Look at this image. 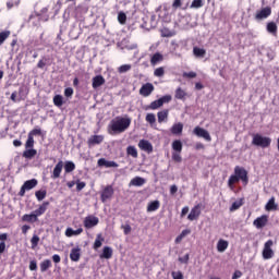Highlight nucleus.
I'll return each mask as SVG.
<instances>
[{"instance_id":"f257e3e1","label":"nucleus","mask_w":279,"mask_h":279,"mask_svg":"<svg viewBox=\"0 0 279 279\" xmlns=\"http://www.w3.org/2000/svg\"><path fill=\"white\" fill-rule=\"evenodd\" d=\"M240 182H242L243 186H247V184H250V175L244 167L235 166L233 173L228 180L230 191H234L236 189V184Z\"/></svg>"},{"instance_id":"f03ea898","label":"nucleus","mask_w":279,"mask_h":279,"mask_svg":"<svg viewBox=\"0 0 279 279\" xmlns=\"http://www.w3.org/2000/svg\"><path fill=\"white\" fill-rule=\"evenodd\" d=\"M132 125V119L129 117H116L108 125L109 134H123Z\"/></svg>"},{"instance_id":"7ed1b4c3","label":"nucleus","mask_w":279,"mask_h":279,"mask_svg":"<svg viewBox=\"0 0 279 279\" xmlns=\"http://www.w3.org/2000/svg\"><path fill=\"white\" fill-rule=\"evenodd\" d=\"M252 145L267 149V147H271V137L263 136L258 133L253 134Z\"/></svg>"},{"instance_id":"20e7f679","label":"nucleus","mask_w":279,"mask_h":279,"mask_svg":"<svg viewBox=\"0 0 279 279\" xmlns=\"http://www.w3.org/2000/svg\"><path fill=\"white\" fill-rule=\"evenodd\" d=\"M169 101H171V96L166 95L150 102V105L146 106L144 110H158V108H162V106H165V104H169Z\"/></svg>"},{"instance_id":"39448f33","label":"nucleus","mask_w":279,"mask_h":279,"mask_svg":"<svg viewBox=\"0 0 279 279\" xmlns=\"http://www.w3.org/2000/svg\"><path fill=\"white\" fill-rule=\"evenodd\" d=\"M34 136H43V131L40 129H33L27 136V140L25 142V147H34L35 141Z\"/></svg>"},{"instance_id":"423d86ee","label":"nucleus","mask_w":279,"mask_h":279,"mask_svg":"<svg viewBox=\"0 0 279 279\" xmlns=\"http://www.w3.org/2000/svg\"><path fill=\"white\" fill-rule=\"evenodd\" d=\"M112 195H114V187H112V185H107L101 191L100 199L102 203H106L108 199H112Z\"/></svg>"},{"instance_id":"0eeeda50","label":"nucleus","mask_w":279,"mask_h":279,"mask_svg":"<svg viewBox=\"0 0 279 279\" xmlns=\"http://www.w3.org/2000/svg\"><path fill=\"white\" fill-rule=\"evenodd\" d=\"M272 245H274L272 240H268L265 243L264 250H263V258H265V260H269V258H274V250H271Z\"/></svg>"},{"instance_id":"6e6552de","label":"nucleus","mask_w":279,"mask_h":279,"mask_svg":"<svg viewBox=\"0 0 279 279\" xmlns=\"http://www.w3.org/2000/svg\"><path fill=\"white\" fill-rule=\"evenodd\" d=\"M83 223L86 230H90V228H95V226L99 225V218H97V216H87L85 217Z\"/></svg>"},{"instance_id":"1a4fd4ad","label":"nucleus","mask_w":279,"mask_h":279,"mask_svg":"<svg viewBox=\"0 0 279 279\" xmlns=\"http://www.w3.org/2000/svg\"><path fill=\"white\" fill-rule=\"evenodd\" d=\"M193 133L195 134V136H198L199 138H204L208 143L213 141V137H210V133H208L206 129H202L201 126H196Z\"/></svg>"},{"instance_id":"9d476101","label":"nucleus","mask_w":279,"mask_h":279,"mask_svg":"<svg viewBox=\"0 0 279 279\" xmlns=\"http://www.w3.org/2000/svg\"><path fill=\"white\" fill-rule=\"evenodd\" d=\"M140 149L142 151H146V154H153L154 153V145L147 140H141L137 144Z\"/></svg>"},{"instance_id":"9b49d317","label":"nucleus","mask_w":279,"mask_h":279,"mask_svg":"<svg viewBox=\"0 0 279 279\" xmlns=\"http://www.w3.org/2000/svg\"><path fill=\"white\" fill-rule=\"evenodd\" d=\"M201 215H202V206L198 204L191 209V211L187 216V219H189V221H195V220L199 219Z\"/></svg>"},{"instance_id":"f8f14e48","label":"nucleus","mask_w":279,"mask_h":279,"mask_svg":"<svg viewBox=\"0 0 279 279\" xmlns=\"http://www.w3.org/2000/svg\"><path fill=\"white\" fill-rule=\"evenodd\" d=\"M62 169H64V161L59 160L52 170L51 179L58 180V178H60L62 174Z\"/></svg>"},{"instance_id":"ddd939ff","label":"nucleus","mask_w":279,"mask_h":279,"mask_svg":"<svg viewBox=\"0 0 279 279\" xmlns=\"http://www.w3.org/2000/svg\"><path fill=\"white\" fill-rule=\"evenodd\" d=\"M268 16H271V7H266L255 14L256 21H263V19H268Z\"/></svg>"},{"instance_id":"4468645a","label":"nucleus","mask_w":279,"mask_h":279,"mask_svg":"<svg viewBox=\"0 0 279 279\" xmlns=\"http://www.w3.org/2000/svg\"><path fill=\"white\" fill-rule=\"evenodd\" d=\"M153 93L154 84L151 83H146L142 85V87L140 88V95H142V97H149V95H151Z\"/></svg>"},{"instance_id":"2eb2a0df","label":"nucleus","mask_w":279,"mask_h":279,"mask_svg":"<svg viewBox=\"0 0 279 279\" xmlns=\"http://www.w3.org/2000/svg\"><path fill=\"white\" fill-rule=\"evenodd\" d=\"M267 221H269V218L267 215H263L253 221V226H255L257 230H260L267 226Z\"/></svg>"},{"instance_id":"dca6fc26","label":"nucleus","mask_w":279,"mask_h":279,"mask_svg":"<svg viewBox=\"0 0 279 279\" xmlns=\"http://www.w3.org/2000/svg\"><path fill=\"white\" fill-rule=\"evenodd\" d=\"M101 143H104V135H92L87 140V146L89 148L95 147V145H101Z\"/></svg>"},{"instance_id":"f3484780","label":"nucleus","mask_w":279,"mask_h":279,"mask_svg":"<svg viewBox=\"0 0 279 279\" xmlns=\"http://www.w3.org/2000/svg\"><path fill=\"white\" fill-rule=\"evenodd\" d=\"M38 155V150H36L34 147H25V150L23 151L22 156L26 160H33V158H36Z\"/></svg>"},{"instance_id":"a211bd4d","label":"nucleus","mask_w":279,"mask_h":279,"mask_svg":"<svg viewBox=\"0 0 279 279\" xmlns=\"http://www.w3.org/2000/svg\"><path fill=\"white\" fill-rule=\"evenodd\" d=\"M98 167H106V169H110V168H116L119 167V163H117L116 161H108L106 160V158H100L97 161Z\"/></svg>"},{"instance_id":"6ab92c4d","label":"nucleus","mask_w":279,"mask_h":279,"mask_svg":"<svg viewBox=\"0 0 279 279\" xmlns=\"http://www.w3.org/2000/svg\"><path fill=\"white\" fill-rule=\"evenodd\" d=\"M82 250L80 247L72 248L70 252V259L73 263H78L80 258H82Z\"/></svg>"},{"instance_id":"aec40b11","label":"nucleus","mask_w":279,"mask_h":279,"mask_svg":"<svg viewBox=\"0 0 279 279\" xmlns=\"http://www.w3.org/2000/svg\"><path fill=\"white\" fill-rule=\"evenodd\" d=\"M49 202H44L37 209H35L33 213L36 215L37 218L41 217V215H45L47 213V209L49 208Z\"/></svg>"},{"instance_id":"412c9836","label":"nucleus","mask_w":279,"mask_h":279,"mask_svg":"<svg viewBox=\"0 0 279 279\" xmlns=\"http://www.w3.org/2000/svg\"><path fill=\"white\" fill-rule=\"evenodd\" d=\"M106 84V78L102 75H96L92 80L93 88H99V86H104Z\"/></svg>"},{"instance_id":"4be33fe9","label":"nucleus","mask_w":279,"mask_h":279,"mask_svg":"<svg viewBox=\"0 0 279 279\" xmlns=\"http://www.w3.org/2000/svg\"><path fill=\"white\" fill-rule=\"evenodd\" d=\"M22 221H25L26 223H36L38 221V217L33 211L32 214H25L22 216Z\"/></svg>"},{"instance_id":"5701e85b","label":"nucleus","mask_w":279,"mask_h":279,"mask_svg":"<svg viewBox=\"0 0 279 279\" xmlns=\"http://www.w3.org/2000/svg\"><path fill=\"white\" fill-rule=\"evenodd\" d=\"M162 60H165V57L160 52H156L150 58V64H151V66H156V64H160V62H162Z\"/></svg>"},{"instance_id":"b1692460","label":"nucleus","mask_w":279,"mask_h":279,"mask_svg":"<svg viewBox=\"0 0 279 279\" xmlns=\"http://www.w3.org/2000/svg\"><path fill=\"white\" fill-rule=\"evenodd\" d=\"M146 180L144 178L135 177L130 181L129 186H143Z\"/></svg>"},{"instance_id":"393cba45","label":"nucleus","mask_w":279,"mask_h":279,"mask_svg":"<svg viewBox=\"0 0 279 279\" xmlns=\"http://www.w3.org/2000/svg\"><path fill=\"white\" fill-rule=\"evenodd\" d=\"M160 208V201L149 202L147 205V213H156Z\"/></svg>"},{"instance_id":"a878e982","label":"nucleus","mask_w":279,"mask_h":279,"mask_svg":"<svg viewBox=\"0 0 279 279\" xmlns=\"http://www.w3.org/2000/svg\"><path fill=\"white\" fill-rule=\"evenodd\" d=\"M265 210L271 211V210H278V204H276V197H271L266 206H265Z\"/></svg>"},{"instance_id":"bb28decb","label":"nucleus","mask_w":279,"mask_h":279,"mask_svg":"<svg viewBox=\"0 0 279 279\" xmlns=\"http://www.w3.org/2000/svg\"><path fill=\"white\" fill-rule=\"evenodd\" d=\"M82 232H84V229H82V228H78L76 230H73L72 228H68L65 230V236H69V238L78 236V234H82Z\"/></svg>"},{"instance_id":"cd10ccee","label":"nucleus","mask_w":279,"mask_h":279,"mask_svg":"<svg viewBox=\"0 0 279 279\" xmlns=\"http://www.w3.org/2000/svg\"><path fill=\"white\" fill-rule=\"evenodd\" d=\"M100 258H106L107 260H110V258H112V247L105 246L102 248V254L100 255Z\"/></svg>"},{"instance_id":"c85d7f7f","label":"nucleus","mask_w":279,"mask_h":279,"mask_svg":"<svg viewBox=\"0 0 279 279\" xmlns=\"http://www.w3.org/2000/svg\"><path fill=\"white\" fill-rule=\"evenodd\" d=\"M228 245H229L228 241L220 239L217 243V251L220 253H223L228 250Z\"/></svg>"},{"instance_id":"c756f323","label":"nucleus","mask_w":279,"mask_h":279,"mask_svg":"<svg viewBox=\"0 0 279 279\" xmlns=\"http://www.w3.org/2000/svg\"><path fill=\"white\" fill-rule=\"evenodd\" d=\"M37 185H38V180H36V179L27 180L23 184L24 189L27 191H32V189H35V186H37Z\"/></svg>"},{"instance_id":"7c9ffc66","label":"nucleus","mask_w":279,"mask_h":279,"mask_svg":"<svg viewBox=\"0 0 279 279\" xmlns=\"http://www.w3.org/2000/svg\"><path fill=\"white\" fill-rule=\"evenodd\" d=\"M126 156H131V158H138V150L135 146H128L126 147Z\"/></svg>"},{"instance_id":"2f4dec72","label":"nucleus","mask_w":279,"mask_h":279,"mask_svg":"<svg viewBox=\"0 0 279 279\" xmlns=\"http://www.w3.org/2000/svg\"><path fill=\"white\" fill-rule=\"evenodd\" d=\"M52 101L57 108H62V106H64V97H62V95H56Z\"/></svg>"},{"instance_id":"473e14b6","label":"nucleus","mask_w":279,"mask_h":279,"mask_svg":"<svg viewBox=\"0 0 279 279\" xmlns=\"http://www.w3.org/2000/svg\"><path fill=\"white\" fill-rule=\"evenodd\" d=\"M193 54L195 56V58H205L206 49L199 48V47H194Z\"/></svg>"},{"instance_id":"72a5a7b5","label":"nucleus","mask_w":279,"mask_h":279,"mask_svg":"<svg viewBox=\"0 0 279 279\" xmlns=\"http://www.w3.org/2000/svg\"><path fill=\"white\" fill-rule=\"evenodd\" d=\"M63 168H64L65 173H73V170L75 169V162L65 161L63 163Z\"/></svg>"},{"instance_id":"f704fd0d","label":"nucleus","mask_w":279,"mask_h":279,"mask_svg":"<svg viewBox=\"0 0 279 279\" xmlns=\"http://www.w3.org/2000/svg\"><path fill=\"white\" fill-rule=\"evenodd\" d=\"M267 32L269 33V34H274V36H276V34H278V25H276V23L275 22H269L268 24H267Z\"/></svg>"},{"instance_id":"c9c22d12","label":"nucleus","mask_w":279,"mask_h":279,"mask_svg":"<svg viewBox=\"0 0 279 279\" xmlns=\"http://www.w3.org/2000/svg\"><path fill=\"white\" fill-rule=\"evenodd\" d=\"M169 117V110L165 109L157 113L158 123H162Z\"/></svg>"},{"instance_id":"e433bc0d","label":"nucleus","mask_w":279,"mask_h":279,"mask_svg":"<svg viewBox=\"0 0 279 279\" xmlns=\"http://www.w3.org/2000/svg\"><path fill=\"white\" fill-rule=\"evenodd\" d=\"M39 267H40V271L41 272L47 271V269H50V267H51V260L50 259L43 260L40 263Z\"/></svg>"},{"instance_id":"4c0bfd02","label":"nucleus","mask_w":279,"mask_h":279,"mask_svg":"<svg viewBox=\"0 0 279 279\" xmlns=\"http://www.w3.org/2000/svg\"><path fill=\"white\" fill-rule=\"evenodd\" d=\"M104 243V238L101 236V233L97 234L96 240L94 242V250H99Z\"/></svg>"},{"instance_id":"58836bf2","label":"nucleus","mask_w":279,"mask_h":279,"mask_svg":"<svg viewBox=\"0 0 279 279\" xmlns=\"http://www.w3.org/2000/svg\"><path fill=\"white\" fill-rule=\"evenodd\" d=\"M186 97H189V94H186V92H184V89H182V88L177 89V92H175L177 99H182L184 101V99H186Z\"/></svg>"},{"instance_id":"ea45409f","label":"nucleus","mask_w":279,"mask_h":279,"mask_svg":"<svg viewBox=\"0 0 279 279\" xmlns=\"http://www.w3.org/2000/svg\"><path fill=\"white\" fill-rule=\"evenodd\" d=\"M10 31H3L0 33V47L5 43V40H8V38H10Z\"/></svg>"},{"instance_id":"a19ab883","label":"nucleus","mask_w":279,"mask_h":279,"mask_svg":"<svg viewBox=\"0 0 279 279\" xmlns=\"http://www.w3.org/2000/svg\"><path fill=\"white\" fill-rule=\"evenodd\" d=\"M35 196L38 199V202H43V199H45V197H47V190H39V191L35 192Z\"/></svg>"},{"instance_id":"79ce46f5","label":"nucleus","mask_w":279,"mask_h":279,"mask_svg":"<svg viewBox=\"0 0 279 279\" xmlns=\"http://www.w3.org/2000/svg\"><path fill=\"white\" fill-rule=\"evenodd\" d=\"M38 243H40V236L34 234L31 239L32 250H36V247H38Z\"/></svg>"},{"instance_id":"37998d69","label":"nucleus","mask_w":279,"mask_h":279,"mask_svg":"<svg viewBox=\"0 0 279 279\" xmlns=\"http://www.w3.org/2000/svg\"><path fill=\"white\" fill-rule=\"evenodd\" d=\"M189 234H191V229H184L181 234L177 236L175 242L180 243V241H182V239L185 236H189Z\"/></svg>"},{"instance_id":"c03bdc74","label":"nucleus","mask_w":279,"mask_h":279,"mask_svg":"<svg viewBox=\"0 0 279 279\" xmlns=\"http://www.w3.org/2000/svg\"><path fill=\"white\" fill-rule=\"evenodd\" d=\"M191 8H194L196 10L199 8H204V0H193Z\"/></svg>"},{"instance_id":"a18cd8bd","label":"nucleus","mask_w":279,"mask_h":279,"mask_svg":"<svg viewBox=\"0 0 279 279\" xmlns=\"http://www.w3.org/2000/svg\"><path fill=\"white\" fill-rule=\"evenodd\" d=\"M118 21L121 25H125L126 21H128V15H125V13L120 12L118 14Z\"/></svg>"},{"instance_id":"49530a36","label":"nucleus","mask_w":279,"mask_h":279,"mask_svg":"<svg viewBox=\"0 0 279 279\" xmlns=\"http://www.w3.org/2000/svg\"><path fill=\"white\" fill-rule=\"evenodd\" d=\"M243 206V199L239 201V202H234L232 203L230 210L234 211V210H239V208H241Z\"/></svg>"},{"instance_id":"de8ad7c7","label":"nucleus","mask_w":279,"mask_h":279,"mask_svg":"<svg viewBox=\"0 0 279 279\" xmlns=\"http://www.w3.org/2000/svg\"><path fill=\"white\" fill-rule=\"evenodd\" d=\"M146 121H147V123H149L150 125H154V123H156V114H154V113H147V114H146Z\"/></svg>"},{"instance_id":"09e8293b","label":"nucleus","mask_w":279,"mask_h":279,"mask_svg":"<svg viewBox=\"0 0 279 279\" xmlns=\"http://www.w3.org/2000/svg\"><path fill=\"white\" fill-rule=\"evenodd\" d=\"M132 70V65L131 64H123L118 69L119 73H128V71Z\"/></svg>"},{"instance_id":"8fccbe9b","label":"nucleus","mask_w":279,"mask_h":279,"mask_svg":"<svg viewBox=\"0 0 279 279\" xmlns=\"http://www.w3.org/2000/svg\"><path fill=\"white\" fill-rule=\"evenodd\" d=\"M183 77L186 80H194V77H197V73L196 72H184L183 73Z\"/></svg>"},{"instance_id":"3c124183","label":"nucleus","mask_w":279,"mask_h":279,"mask_svg":"<svg viewBox=\"0 0 279 279\" xmlns=\"http://www.w3.org/2000/svg\"><path fill=\"white\" fill-rule=\"evenodd\" d=\"M155 77H162L165 75V68H157L154 71Z\"/></svg>"},{"instance_id":"603ef678","label":"nucleus","mask_w":279,"mask_h":279,"mask_svg":"<svg viewBox=\"0 0 279 279\" xmlns=\"http://www.w3.org/2000/svg\"><path fill=\"white\" fill-rule=\"evenodd\" d=\"M83 189H86V182L76 180V191L80 193Z\"/></svg>"},{"instance_id":"864d4df0","label":"nucleus","mask_w":279,"mask_h":279,"mask_svg":"<svg viewBox=\"0 0 279 279\" xmlns=\"http://www.w3.org/2000/svg\"><path fill=\"white\" fill-rule=\"evenodd\" d=\"M121 230H123L124 234L128 235L132 232V226L130 225H122Z\"/></svg>"},{"instance_id":"5fc2aeb1","label":"nucleus","mask_w":279,"mask_h":279,"mask_svg":"<svg viewBox=\"0 0 279 279\" xmlns=\"http://www.w3.org/2000/svg\"><path fill=\"white\" fill-rule=\"evenodd\" d=\"M29 269L31 271H36V269H38V264L36 263V260H31Z\"/></svg>"},{"instance_id":"6e6d98bb","label":"nucleus","mask_w":279,"mask_h":279,"mask_svg":"<svg viewBox=\"0 0 279 279\" xmlns=\"http://www.w3.org/2000/svg\"><path fill=\"white\" fill-rule=\"evenodd\" d=\"M184 125L182 123H177L175 124V134H182Z\"/></svg>"},{"instance_id":"4d7b16f0","label":"nucleus","mask_w":279,"mask_h":279,"mask_svg":"<svg viewBox=\"0 0 279 279\" xmlns=\"http://www.w3.org/2000/svg\"><path fill=\"white\" fill-rule=\"evenodd\" d=\"M189 258L190 255L185 254L183 257H179V263H183L184 265H186V263H189Z\"/></svg>"},{"instance_id":"13d9d810","label":"nucleus","mask_w":279,"mask_h":279,"mask_svg":"<svg viewBox=\"0 0 279 279\" xmlns=\"http://www.w3.org/2000/svg\"><path fill=\"white\" fill-rule=\"evenodd\" d=\"M64 95H65L66 97H73V89H72L71 87H66V88L64 89Z\"/></svg>"},{"instance_id":"bf43d9fd","label":"nucleus","mask_w":279,"mask_h":279,"mask_svg":"<svg viewBox=\"0 0 279 279\" xmlns=\"http://www.w3.org/2000/svg\"><path fill=\"white\" fill-rule=\"evenodd\" d=\"M243 276V272L241 270H235L232 275V279H239Z\"/></svg>"},{"instance_id":"052dcab7","label":"nucleus","mask_w":279,"mask_h":279,"mask_svg":"<svg viewBox=\"0 0 279 279\" xmlns=\"http://www.w3.org/2000/svg\"><path fill=\"white\" fill-rule=\"evenodd\" d=\"M161 36L163 38H170V36H173V34H171V32H169L167 29H163V31H161Z\"/></svg>"},{"instance_id":"680f3d73","label":"nucleus","mask_w":279,"mask_h":279,"mask_svg":"<svg viewBox=\"0 0 279 279\" xmlns=\"http://www.w3.org/2000/svg\"><path fill=\"white\" fill-rule=\"evenodd\" d=\"M175 151L177 153H180V151H182V142H180V141H175Z\"/></svg>"},{"instance_id":"e2e57ef3","label":"nucleus","mask_w":279,"mask_h":279,"mask_svg":"<svg viewBox=\"0 0 279 279\" xmlns=\"http://www.w3.org/2000/svg\"><path fill=\"white\" fill-rule=\"evenodd\" d=\"M44 66H47V62L45 61V59H41L37 63V69H43Z\"/></svg>"},{"instance_id":"0e129e2a","label":"nucleus","mask_w":279,"mask_h":279,"mask_svg":"<svg viewBox=\"0 0 279 279\" xmlns=\"http://www.w3.org/2000/svg\"><path fill=\"white\" fill-rule=\"evenodd\" d=\"M29 230H32V227H29V225L22 226V233L26 234L27 232H29Z\"/></svg>"},{"instance_id":"69168bd1","label":"nucleus","mask_w":279,"mask_h":279,"mask_svg":"<svg viewBox=\"0 0 279 279\" xmlns=\"http://www.w3.org/2000/svg\"><path fill=\"white\" fill-rule=\"evenodd\" d=\"M8 241V233H0V243H5Z\"/></svg>"},{"instance_id":"338daca9","label":"nucleus","mask_w":279,"mask_h":279,"mask_svg":"<svg viewBox=\"0 0 279 279\" xmlns=\"http://www.w3.org/2000/svg\"><path fill=\"white\" fill-rule=\"evenodd\" d=\"M52 260H53V263L58 264L62 260V258L60 257V255L54 254V255H52Z\"/></svg>"},{"instance_id":"774afa93","label":"nucleus","mask_w":279,"mask_h":279,"mask_svg":"<svg viewBox=\"0 0 279 279\" xmlns=\"http://www.w3.org/2000/svg\"><path fill=\"white\" fill-rule=\"evenodd\" d=\"M5 252V242H0V254H3Z\"/></svg>"}]
</instances>
